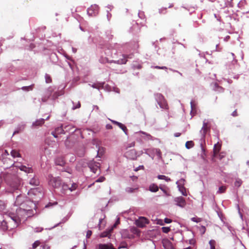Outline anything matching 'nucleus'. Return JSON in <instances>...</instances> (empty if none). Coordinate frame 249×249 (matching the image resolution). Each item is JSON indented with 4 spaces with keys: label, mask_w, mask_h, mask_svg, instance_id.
Masks as SVG:
<instances>
[{
    "label": "nucleus",
    "mask_w": 249,
    "mask_h": 249,
    "mask_svg": "<svg viewBox=\"0 0 249 249\" xmlns=\"http://www.w3.org/2000/svg\"><path fill=\"white\" fill-rule=\"evenodd\" d=\"M17 168L9 170L7 172H3L0 174V177L6 182L12 191L19 189L21 179L17 175Z\"/></svg>",
    "instance_id": "obj_1"
},
{
    "label": "nucleus",
    "mask_w": 249,
    "mask_h": 249,
    "mask_svg": "<svg viewBox=\"0 0 249 249\" xmlns=\"http://www.w3.org/2000/svg\"><path fill=\"white\" fill-rule=\"evenodd\" d=\"M16 205L20 207V209L27 212L31 210L34 205L32 201L29 200L24 195H19L17 196L15 202Z\"/></svg>",
    "instance_id": "obj_2"
},
{
    "label": "nucleus",
    "mask_w": 249,
    "mask_h": 249,
    "mask_svg": "<svg viewBox=\"0 0 249 249\" xmlns=\"http://www.w3.org/2000/svg\"><path fill=\"white\" fill-rule=\"evenodd\" d=\"M122 58L117 60H111L109 61L107 57L103 58V57H101L99 61L101 63H116L119 65H122V64H125L126 63L127 61L128 58H131V54L129 55H125V54H122Z\"/></svg>",
    "instance_id": "obj_3"
},
{
    "label": "nucleus",
    "mask_w": 249,
    "mask_h": 249,
    "mask_svg": "<svg viewBox=\"0 0 249 249\" xmlns=\"http://www.w3.org/2000/svg\"><path fill=\"white\" fill-rule=\"evenodd\" d=\"M49 184L54 188L59 187L61 183V180L59 177H53L52 175L48 176Z\"/></svg>",
    "instance_id": "obj_4"
},
{
    "label": "nucleus",
    "mask_w": 249,
    "mask_h": 249,
    "mask_svg": "<svg viewBox=\"0 0 249 249\" xmlns=\"http://www.w3.org/2000/svg\"><path fill=\"white\" fill-rule=\"evenodd\" d=\"M124 156L127 159L135 160L137 158V152L134 149L127 150L124 153Z\"/></svg>",
    "instance_id": "obj_5"
},
{
    "label": "nucleus",
    "mask_w": 249,
    "mask_h": 249,
    "mask_svg": "<svg viewBox=\"0 0 249 249\" xmlns=\"http://www.w3.org/2000/svg\"><path fill=\"white\" fill-rule=\"evenodd\" d=\"M88 166L94 173H96L100 168V163L94 161H90L88 163Z\"/></svg>",
    "instance_id": "obj_6"
},
{
    "label": "nucleus",
    "mask_w": 249,
    "mask_h": 249,
    "mask_svg": "<svg viewBox=\"0 0 249 249\" xmlns=\"http://www.w3.org/2000/svg\"><path fill=\"white\" fill-rule=\"evenodd\" d=\"M99 7L97 5H91L87 10L88 14L90 16H95L98 12Z\"/></svg>",
    "instance_id": "obj_7"
},
{
    "label": "nucleus",
    "mask_w": 249,
    "mask_h": 249,
    "mask_svg": "<svg viewBox=\"0 0 249 249\" xmlns=\"http://www.w3.org/2000/svg\"><path fill=\"white\" fill-rule=\"evenodd\" d=\"M174 201L176 202V204L179 207L183 208L186 205L185 200L182 196L175 197Z\"/></svg>",
    "instance_id": "obj_8"
},
{
    "label": "nucleus",
    "mask_w": 249,
    "mask_h": 249,
    "mask_svg": "<svg viewBox=\"0 0 249 249\" xmlns=\"http://www.w3.org/2000/svg\"><path fill=\"white\" fill-rule=\"evenodd\" d=\"M148 223V220L143 217H140L138 220L136 221V224L140 227H143L145 224Z\"/></svg>",
    "instance_id": "obj_9"
},
{
    "label": "nucleus",
    "mask_w": 249,
    "mask_h": 249,
    "mask_svg": "<svg viewBox=\"0 0 249 249\" xmlns=\"http://www.w3.org/2000/svg\"><path fill=\"white\" fill-rule=\"evenodd\" d=\"M55 163L56 165L63 166L65 165L66 162L64 159V157L61 156L58 157L55 159Z\"/></svg>",
    "instance_id": "obj_10"
},
{
    "label": "nucleus",
    "mask_w": 249,
    "mask_h": 249,
    "mask_svg": "<svg viewBox=\"0 0 249 249\" xmlns=\"http://www.w3.org/2000/svg\"><path fill=\"white\" fill-rule=\"evenodd\" d=\"M210 130V126L207 122H203V126L201 128V132L203 136L204 137L207 132Z\"/></svg>",
    "instance_id": "obj_11"
},
{
    "label": "nucleus",
    "mask_w": 249,
    "mask_h": 249,
    "mask_svg": "<svg viewBox=\"0 0 249 249\" xmlns=\"http://www.w3.org/2000/svg\"><path fill=\"white\" fill-rule=\"evenodd\" d=\"M221 145L218 142H217L216 144H215L213 147V157H217V155L218 154L220 149H221Z\"/></svg>",
    "instance_id": "obj_12"
},
{
    "label": "nucleus",
    "mask_w": 249,
    "mask_h": 249,
    "mask_svg": "<svg viewBox=\"0 0 249 249\" xmlns=\"http://www.w3.org/2000/svg\"><path fill=\"white\" fill-rule=\"evenodd\" d=\"M64 133V130L62 126L58 127L55 128V131L52 132V134L55 137H57V135L62 134Z\"/></svg>",
    "instance_id": "obj_13"
},
{
    "label": "nucleus",
    "mask_w": 249,
    "mask_h": 249,
    "mask_svg": "<svg viewBox=\"0 0 249 249\" xmlns=\"http://www.w3.org/2000/svg\"><path fill=\"white\" fill-rule=\"evenodd\" d=\"M16 167L18 168L21 171H23L26 173H30L33 172V170L32 168L27 167L25 165L17 166Z\"/></svg>",
    "instance_id": "obj_14"
},
{
    "label": "nucleus",
    "mask_w": 249,
    "mask_h": 249,
    "mask_svg": "<svg viewBox=\"0 0 249 249\" xmlns=\"http://www.w3.org/2000/svg\"><path fill=\"white\" fill-rule=\"evenodd\" d=\"M160 187L155 183H152L149 187V190L152 192H157L159 191Z\"/></svg>",
    "instance_id": "obj_15"
},
{
    "label": "nucleus",
    "mask_w": 249,
    "mask_h": 249,
    "mask_svg": "<svg viewBox=\"0 0 249 249\" xmlns=\"http://www.w3.org/2000/svg\"><path fill=\"white\" fill-rule=\"evenodd\" d=\"M29 183L33 186H38L39 184V181L37 178L34 177L30 180Z\"/></svg>",
    "instance_id": "obj_16"
},
{
    "label": "nucleus",
    "mask_w": 249,
    "mask_h": 249,
    "mask_svg": "<svg viewBox=\"0 0 249 249\" xmlns=\"http://www.w3.org/2000/svg\"><path fill=\"white\" fill-rule=\"evenodd\" d=\"M44 123V119H40L39 120H36L35 122L33 123V126L37 127L39 126H41Z\"/></svg>",
    "instance_id": "obj_17"
},
{
    "label": "nucleus",
    "mask_w": 249,
    "mask_h": 249,
    "mask_svg": "<svg viewBox=\"0 0 249 249\" xmlns=\"http://www.w3.org/2000/svg\"><path fill=\"white\" fill-rule=\"evenodd\" d=\"M112 231H113V228H111L109 230H107V231L102 232L101 234V237H105L109 236V235H110Z\"/></svg>",
    "instance_id": "obj_18"
},
{
    "label": "nucleus",
    "mask_w": 249,
    "mask_h": 249,
    "mask_svg": "<svg viewBox=\"0 0 249 249\" xmlns=\"http://www.w3.org/2000/svg\"><path fill=\"white\" fill-rule=\"evenodd\" d=\"M139 134H142L146 138V139L148 140H153V137L151 135H150L149 134L146 133L144 132L140 131Z\"/></svg>",
    "instance_id": "obj_19"
},
{
    "label": "nucleus",
    "mask_w": 249,
    "mask_h": 249,
    "mask_svg": "<svg viewBox=\"0 0 249 249\" xmlns=\"http://www.w3.org/2000/svg\"><path fill=\"white\" fill-rule=\"evenodd\" d=\"M157 178L159 179H164L167 182H169L171 180L169 178H168L164 175H158Z\"/></svg>",
    "instance_id": "obj_20"
},
{
    "label": "nucleus",
    "mask_w": 249,
    "mask_h": 249,
    "mask_svg": "<svg viewBox=\"0 0 249 249\" xmlns=\"http://www.w3.org/2000/svg\"><path fill=\"white\" fill-rule=\"evenodd\" d=\"M124 132L126 135L128 134V129L123 124L120 123L119 125L118 126Z\"/></svg>",
    "instance_id": "obj_21"
},
{
    "label": "nucleus",
    "mask_w": 249,
    "mask_h": 249,
    "mask_svg": "<svg viewBox=\"0 0 249 249\" xmlns=\"http://www.w3.org/2000/svg\"><path fill=\"white\" fill-rule=\"evenodd\" d=\"M194 146V143L193 141H187L185 143V147L187 149L192 148Z\"/></svg>",
    "instance_id": "obj_22"
},
{
    "label": "nucleus",
    "mask_w": 249,
    "mask_h": 249,
    "mask_svg": "<svg viewBox=\"0 0 249 249\" xmlns=\"http://www.w3.org/2000/svg\"><path fill=\"white\" fill-rule=\"evenodd\" d=\"M11 156L14 158L20 157V155L19 153L16 150H12V151L11 152Z\"/></svg>",
    "instance_id": "obj_23"
},
{
    "label": "nucleus",
    "mask_w": 249,
    "mask_h": 249,
    "mask_svg": "<svg viewBox=\"0 0 249 249\" xmlns=\"http://www.w3.org/2000/svg\"><path fill=\"white\" fill-rule=\"evenodd\" d=\"M227 187L226 186H221L219 188L218 191H217V193L221 194L225 192Z\"/></svg>",
    "instance_id": "obj_24"
},
{
    "label": "nucleus",
    "mask_w": 249,
    "mask_h": 249,
    "mask_svg": "<svg viewBox=\"0 0 249 249\" xmlns=\"http://www.w3.org/2000/svg\"><path fill=\"white\" fill-rule=\"evenodd\" d=\"M41 244V242L39 240L36 241L32 245V249H36Z\"/></svg>",
    "instance_id": "obj_25"
},
{
    "label": "nucleus",
    "mask_w": 249,
    "mask_h": 249,
    "mask_svg": "<svg viewBox=\"0 0 249 249\" xmlns=\"http://www.w3.org/2000/svg\"><path fill=\"white\" fill-rule=\"evenodd\" d=\"M130 231L131 233H133L135 234H138L139 233L138 229L136 227L131 228Z\"/></svg>",
    "instance_id": "obj_26"
},
{
    "label": "nucleus",
    "mask_w": 249,
    "mask_h": 249,
    "mask_svg": "<svg viewBox=\"0 0 249 249\" xmlns=\"http://www.w3.org/2000/svg\"><path fill=\"white\" fill-rule=\"evenodd\" d=\"M135 145V142H131L128 143L125 146V149L127 150L129 148L134 147Z\"/></svg>",
    "instance_id": "obj_27"
},
{
    "label": "nucleus",
    "mask_w": 249,
    "mask_h": 249,
    "mask_svg": "<svg viewBox=\"0 0 249 249\" xmlns=\"http://www.w3.org/2000/svg\"><path fill=\"white\" fill-rule=\"evenodd\" d=\"M202 219L201 218H199L197 217H194L191 218L192 221L196 223L200 222L202 221Z\"/></svg>",
    "instance_id": "obj_28"
},
{
    "label": "nucleus",
    "mask_w": 249,
    "mask_h": 249,
    "mask_svg": "<svg viewBox=\"0 0 249 249\" xmlns=\"http://www.w3.org/2000/svg\"><path fill=\"white\" fill-rule=\"evenodd\" d=\"M34 85H32L29 86L23 87L22 88V89L23 90H27V91L31 90L33 89Z\"/></svg>",
    "instance_id": "obj_29"
},
{
    "label": "nucleus",
    "mask_w": 249,
    "mask_h": 249,
    "mask_svg": "<svg viewBox=\"0 0 249 249\" xmlns=\"http://www.w3.org/2000/svg\"><path fill=\"white\" fill-rule=\"evenodd\" d=\"M98 249H109V247L106 244H100Z\"/></svg>",
    "instance_id": "obj_30"
},
{
    "label": "nucleus",
    "mask_w": 249,
    "mask_h": 249,
    "mask_svg": "<svg viewBox=\"0 0 249 249\" xmlns=\"http://www.w3.org/2000/svg\"><path fill=\"white\" fill-rule=\"evenodd\" d=\"M45 80L47 83H50L52 82V78L51 76L47 74L45 75Z\"/></svg>",
    "instance_id": "obj_31"
},
{
    "label": "nucleus",
    "mask_w": 249,
    "mask_h": 249,
    "mask_svg": "<svg viewBox=\"0 0 249 249\" xmlns=\"http://www.w3.org/2000/svg\"><path fill=\"white\" fill-rule=\"evenodd\" d=\"M170 231V228L167 227H163L162 228V231L165 233H168Z\"/></svg>",
    "instance_id": "obj_32"
},
{
    "label": "nucleus",
    "mask_w": 249,
    "mask_h": 249,
    "mask_svg": "<svg viewBox=\"0 0 249 249\" xmlns=\"http://www.w3.org/2000/svg\"><path fill=\"white\" fill-rule=\"evenodd\" d=\"M77 187V185L76 183H72L71 185V186L69 188V190L72 192L74 190H75Z\"/></svg>",
    "instance_id": "obj_33"
},
{
    "label": "nucleus",
    "mask_w": 249,
    "mask_h": 249,
    "mask_svg": "<svg viewBox=\"0 0 249 249\" xmlns=\"http://www.w3.org/2000/svg\"><path fill=\"white\" fill-rule=\"evenodd\" d=\"M159 189H160L162 191H163V192L165 195V196H170V194L166 190H165L163 187L160 186Z\"/></svg>",
    "instance_id": "obj_34"
},
{
    "label": "nucleus",
    "mask_w": 249,
    "mask_h": 249,
    "mask_svg": "<svg viewBox=\"0 0 249 249\" xmlns=\"http://www.w3.org/2000/svg\"><path fill=\"white\" fill-rule=\"evenodd\" d=\"M209 244L211 247L210 249H215L214 241L213 240L210 241Z\"/></svg>",
    "instance_id": "obj_35"
},
{
    "label": "nucleus",
    "mask_w": 249,
    "mask_h": 249,
    "mask_svg": "<svg viewBox=\"0 0 249 249\" xmlns=\"http://www.w3.org/2000/svg\"><path fill=\"white\" fill-rule=\"evenodd\" d=\"M138 189V188H127L126 189V191L128 192V193H133L134 192L135 190H137Z\"/></svg>",
    "instance_id": "obj_36"
},
{
    "label": "nucleus",
    "mask_w": 249,
    "mask_h": 249,
    "mask_svg": "<svg viewBox=\"0 0 249 249\" xmlns=\"http://www.w3.org/2000/svg\"><path fill=\"white\" fill-rule=\"evenodd\" d=\"M105 178L104 177H100L98 179L96 180L95 182H103L105 180Z\"/></svg>",
    "instance_id": "obj_37"
},
{
    "label": "nucleus",
    "mask_w": 249,
    "mask_h": 249,
    "mask_svg": "<svg viewBox=\"0 0 249 249\" xmlns=\"http://www.w3.org/2000/svg\"><path fill=\"white\" fill-rule=\"evenodd\" d=\"M5 209L4 203L2 201H0V211H3Z\"/></svg>",
    "instance_id": "obj_38"
},
{
    "label": "nucleus",
    "mask_w": 249,
    "mask_h": 249,
    "mask_svg": "<svg viewBox=\"0 0 249 249\" xmlns=\"http://www.w3.org/2000/svg\"><path fill=\"white\" fill-rule=\"evenodd\" d=\"M242 183V180L241 179L236 180L235 182V185L236 186L239 187L241 185Z\"/></svg>",
    "instance_id": "obj_39"
},
{
    "label": "nucleus",
    "mask_w": 249,
    "mask_h": 249,
    "mask_svg": "<svg viewBox=\"0 0 249 249\" xmlns=\"http://www.w3.org/2000/svg\"><path fill=\"white\" fill-rule=\"evenodd\" d=\"M153 68H154V69H162V70H167V68L165 66L160 67V66H156L153 67Z\"/></svg>",
    "instance_id": "obj_40"
},
{
    "label": "nucleus",
    "mask_w": 249,
    "mask_h": 249,
    "mask_svg": "<svg viewBox=\"0 0 249 249\" xmlns=\"http://www.w3.org/2000/svg\"><path fill=\"white\" fill-rule=\"evenodd\" d=\"M81 107V104L80 103L79 101L78 102L77 104H76V105L75 106H73L72 107V109H77V108H80Z\"/></svg>",
    "instance_id": "obj_41"
},
{
    "label": "nucleus",
    "mask_w": 249,
    "mask_h": 249,
    "mask_svg": "<svg viewBox=\"0 0 249 249\" xmlns=\"http://www.w3.org/2000/svg\"><path fill=\"white\" fill-rule=\"evenodd\" d=\"M92 234V231H91L88 230L87 232L86 237L87 238H90Z\"/></svg>",
    "instance_id": "obj_42"
},
{
    "label": "nucleus",
    "mask_w": 249,
    "mask_h": 249,
    "mask_svg": "<svg viewBox=\"0 0 249 249\" xmlns=\"http://www.w3.org/2000/svg\"><path fill=\"white\" fill-rule=\"evenodd\" d=\"M69 188L67 184H64L62 186V188L64 190H69Z\"/></svg>",
    "instance_id": "obj_43"
},
{
    "label": "nucleus",
    "mask_w": 249,
    "mask_h": 249,
    "mask_svg": "<svg viewBox=\"0 0 249 249\" xmlns=\"http://www.w3.org/2000/svg\"><path fill=\"white\" fill-rule=\"evenodd\" d=\"M92 86L94 88L99 89L100 87H102V85L101 84H94L92 85Z\"/></svg>",
    "instance_id": "obj_44"
},
{
    "label": "nucleus",
    "mask_w": 249,
    "mask_h": 249,
    "mask_svg": "<svg viewBox=\"0 0 249 249\" xmlns=\"http://www.w3.org/2000/svg\"><path fill=\"white\" fill-rule=\"evenodd\" d=\"M172 222V220L170 219H169L168 218H165L164 219V222L166 223H170Z\"/></svg>",
    "instance_id": "obj_45"
},
{
    "label": "nucleus",
    "mask_w": 249,
    "mask_h": 249,
    "mask_svg": "<svg viewBox=\"0 0 249 249\" xmlns=\"http://www.w3.org/2000/svg\"><path fill=\"white\" fill-rule=\"evenodd\" d=\"M120 223V220H119V219H118V220L116 221L115 223L113 225V227L112 228H113V229L114 228H116V227L117 226V225L118 224H119Z\"/></svg>",
    "instance_id": "obj_46"
},
{
    "label": "nucleus",
    "mask_w": 249,
    "mask_h": 249,
    "mask_svg": "<svg viewBox=\"0 0 249 249\" xmlns=\"http://www.w3.org/2000/svg\"><path fill=\"white\" fill-rule=\"evenodd\" d=\"M56 204H57V202H55V203H52L50 202L47 205H46L45 208H48L50 206H53V205H55Z\"/></svg>",
    "instance_id": "obj_47"
},
{
    "label": "nucleus",
    "mask_w": 249,
    "mask_h": 249,
    "mask_svg": "<svg viewBox=\"0 0 249 249\" xmlns=\"http://www.w3.org/2000/svg\"><path fill=\"white\" fill-rule=\"evenodd\" d=\"M13 220L14 221L15 223L17 224H18V222H19V220L18 218L15 217V218L13 219Z\"/></svg>",
    "instance_id": "obj_48"
},
{
    "label": "nucleus",
    "mask_w": 249,
    "mask_h": 249,
    "mask_svg": "<svg viewBox=\"0 0 249 249\" xmlns=\"http://www.w3.org/2000/svg\"><path fill=\"white\" fill-rule=\"evenodd\" d=\"M106 128L107 129H111L112 128V126L111 124H107L106 125Z\"/></svg>",
    "instance_id": "obj_49"
},
{
    "label": "nucleus",
    "mask_w": 249,
    "mask_h": 249,
    "mask_svg": "<svg viewBox=\"0 0 249 249\" xmlns=\"http://www.w3.org/2000/svg\"><path fill=\"white\" fill-rule=\"evenodd\" d=\"M232 115L233 117H236L238 115L237 112L236 110H235L232 113Z\"/></svg>",
    "instance_id": "obj_50"
},
{
    "label": "nucleus",
    "mask_w": 249,
    "mask_h": 249,
    "mask_svg": "<svg viewBox=\"0 0 249 249\" xmlns=\"http://www.w3.org/2000/svg\"><path fill=\"white\" fill-rule=\"evenodd\" d=\"M167 9V8H162L161 9H160V13H161V14H164L165 13V12H164V11H165L166 9Z\"/></svg>",
    "instance_id": "obj_51"
},
{
    "label": "nucleus",
    "mask_w": 249,
    "mask_h": 249,
    "mask_svg": "<svg viewBox=\"0 0 249 249\" xmlns=\"http://www.w3.org/2000/svg\"><path fill=\"white\" fill-rule=\"evenodd\" d=\"M112 123L114 124L119 126L121 123H119L118 122L115 121H112Z\"/></svg>",
    "instance_id": "obj_52"
},
{
    "label": "nucleus",
    "mask_w": 249,
    "mask_h": 249,
    "mask_svg": "<svg viewBox=\"0 0 249 249\" xmlns=\"http://www.w3.org/2000/svg\"><path fill=\"white\" fill-rule=\"evenodd\" d=\"M181 135V133L179 132H177L174 134V136L176 137H179Z\"/></svg>",
    "instance_id": "obj_53"
},
{
    "label": "nucleus",
    "mask_w": 249,
    "mask_h": 249,
    "mask_svg": "<svg viewBox=\"0 0 249 249\" xmlns=\"http://www.w3.org/2000/svg\"><path fill=\"white\" fill-rule=\"evenodd\" d=\"M201 230L203 231V233H204L206 231V228L204 226H201Z\"/></svg>",
    "instance_id": "obj_54"
},
{
    "label": "nucleus",
    "mask_w": 249,
    "mask_h": 249,
    "mask_svg": "<svg viewBox=\"0 0 249 249\" xmlns=\"http://www.w3.org/2000/svg\"><path fill=\"white\" fill-rule=\"evenodd\" d=\"M230 38V36H227L225 38L224 40L227 41Z\"/></svg>",
    "instance_id": "obj_55"
},
{
    "label": "nucleus",
    "mask_w": 249,
    "mask_h": 249,
    "mask_svg": "<svg viewBox=\"0 0 249 249\" xmlns=\"http://www.w3.org/2000/svg\"><path fill=\"white\" fill-rule=\"evenodd\" d=\"M224 156L223 155H222V153H220L219 155V159H222L223 158Z\"/></svg>",
    "instance_id": "obj_56"
},
{
    "label": "nucleus",
    "mask_w": 249,
    "mask_h": 249,
    "mask_svg": "<svg viewBox=\"0 0 249 249\" xmlns=\"http://www.w3.org/2000/svg\"><path fill=\"white\" fill-rule=\"evenodd\" d=\"M19 132V130H16L14 133H13V135L16 134H17V133H18Z\"/></svg>",
    "instance_id": "obj_57"
},
{
    "label": "nucleus",
    "mask_w": 249,
    "mask_h": 249,
    "mask_svg": "<svg viewBox=\"0 0 249 249\" xmlns=\"http://www.w3.org/2000/svg\"><path fill=\"white\" fill-rule=\"evenodd\" d=\"M142 66L141 65H138V66H137V68L138 69H140L142 68Z\"/></svg>",
    "instance_id": "obj_58"
},
{
    "label": "nucleus",
    "mask_w": 249,
    "mask_h": 249,
    "mask_svg": "<svg viewBox=\"0 0 249 249\" xmlns=\"http://www.w3.org/2000/svg\"><path fill=\"white\" fill-rule=\"evenodd\" d=\"M173 6H174V4H172H172H170L169 5L168 8H172V7H173Z\"/></svg>",
    "instance_id": "obj_59"
},
{
    "label": "nucleus",
    "mask_w": 249,
    "mask_h": 249,
    "mask_svg": "<svg viewBox=\"0 0 249 249\" xmlns=\"http://www.w3.org/2000/svg\"><path fill=\"white\" fill-rule=\"evenodd\" d=\"M182 195H184V196H187V194H186V192H184H184H182Z\"/></svg>",
    "instance_id": "obj_60"
},
{
    "label": "nucleus",
    "mask_w": 249,
    "mask_h": 249,
    "mask_svg": "<svg viewBox=\"0 0 249 249\" xmlns=\"http://www.w3.org/2000/svg\"><path fill=\"white\" fill-rule=\"evenodd\" d=\"M127 237H128V238H132V235H128V236H127Z\"/></svg>",
    "instance_id": "obj_61"
},
{
    "label": "nucleus",
    "mask_w": 249,
    "mask_h": 249,
    "mask_svg": "<svg viewBox=\"0 0 249 249\" xmlns=\"http://www.w3.org/2000/svg\"><path fill=\"white\" fill-rule=\"evenodd\" d=\"M37 189H34V190H33V192H37Z\"/></svg>",
    "instance_id": "obj_62"
},
{
    "label": "nucleus",
    "mask_w": 249,
    "mask_h": 249,
    "mask_svg": "<svg viewBox=\"0 0 249 249\" xmlns=\"http://www.w3.org/2000/svg\"><path fill=\"white\" fill-rule=\"evenodd\" d=\"M247 164L249 166V160L247 161Z\"/></svg>",
    "instance_id": "obj_63"
},
{
    "label": "nucleus",
    "mask_w": 249,
    "mask_h": 249,
    "mask_svg": "<svg viewBox=\"0 0 249 249\" xmlns=\"http://www.w3.org/2000/svg\"><path fill=\"white\" fill-rule=\"evenodd\" d=\"M94 184V183H93L92 184H90L89 187H90L91 186H92L93 184Z\"/></svg>",
    "instance_id": "obj_64"
}]
</instances>
